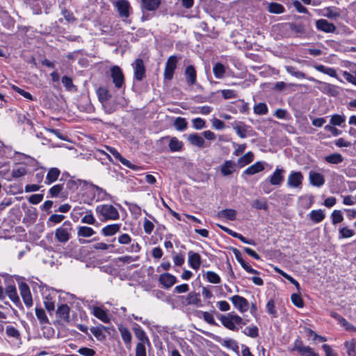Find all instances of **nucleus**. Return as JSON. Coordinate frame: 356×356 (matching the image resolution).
Wrapping results in <instances>:
<instances>
[{
    "label": "nucleus",
    "instance_id": "12",
    "mask_svg": "<svg viewBox=\"0 0 356 356\" xmlns=\"http://www.w3.org/2000/svg\"><path fill=\"white\" fill-rule=\"evenodd\" d=\"M177 281V277L168 273H162L159 277V283L165 289L172 287Z\"/></svg>",
    "mask_w": 356,
    "mask_h": 356
},
{
    "label": "nucleus",
    "instance_id": "32",
    "mask_svg": "<svg viewBox=\"0 0 356 356\" xmlns=\"http://www.w3.org/2000/svg\"><path fill=\"white\" fill-rule=\"evenodd\" d=\"M324 160L330 164H339L343 161V156L339 153H333L324 157Z\"/></svg>",
    "mask_w": 356,
    "mask_h": 356
},
{
    "label": "nucleus",
    "instance_id": "43",
    "mask_svg": "<svg viewBox=\"0 0 356 356\" xmlns=\"http://www.w3.org/2000/svg\"><path fill=\"white\" fill-rule=\"evenodd\" d=\"M97 94L99 101L104 104L111 97L108 90L103 87L99 88Z\"/></svg>",
    "mask_w": 356,
    "mask_h": 356
},
{
    "label": "nucleus",
    "instance_id": "56",
    "mask_svg": "<svg viewBox=\"0 0 356 356\" xmlns=\"http://www.w3.org/2000/svg\"><path fill=\"white\" fill-rule=\"evenodd\" d=\"M252 207L257 209H262L265 211L268 209V204L265 200H254L252 202Z\"/></svg>",
    "mask_w": 356,
    "mask_h": 356
},
{
    "label": "nucleus",
    "instance_id": "57",
    "mask_svg": "<svg viewBox=\"0 0 356 356\" xmlns=\"http://www.w3.org/2000/svg\"><path fill=\"white\" fill-rule=\"evenodd\" d=\"M27 173V170L24 166L15 168L12 170V175L14 178H19L24 176Z\"/></svg>",
    "mask_w": 356,
    "mask_h": 356
},
{
    "label": "nucleus",
    "instance_id": "22",
    "mask_svg": "<svg viewBox=\"0 0 356 356\" xmlns=\"http://www.w3.org/2000/svg\"><path fill=\"white\" fill-rule=\"evenodd\" d=\"M309 179L310 184L314 186L321 187L325 183L323 175L319 172L311 171Z\"/></svg>",
    "mask_w": 356,
    "mask_h": 356
},
{
    "label": "nucleus",
    "instance_id": "29",
    "mask_svg": "<svg viewBox=\"0 0 356 356\" xmlns=\"http://www.w3.org/2000/svg\"><path fill=\"white\" fill-rule=\"evenodd\" d=\"M310 220L314 223H319L323 221L325 217L324 211L322 209L312 210L309 214Z\"/></svg>",
    "mask_w": 356,
    "mask_h": 356
},
{
    "label": "nucleus",
    "instance_id": "47",
    "mask_svg": "<svg viewBox=\"0 0 356 356\" xmlns=\"http://www.w3.org/2000/svg\"><path fill=\"white\" fill-rule=\"evenodd\" d=\"M254 159V154L251 152H247L244 156L238 159V164L241 166L246 165L251 163Z\"/></svg>",
    "mask_w": 356,
    "mask_h": 356
},
{
    "label": "nucleus",
    "instance_id": "62",
    "mask_svg": "<svg viewBox=\"0 0 356 356\" xmlns=\"http://www.w3.org/2000/svg\"><path fill=\"white\" fill-rule=\"evenodd\" d=\"M291 301L294 305L299 308H302L304 306L303 300L300 294L293 293L291 295Z\"/></svg>",
    "mask_w": 356,
    "mask_h": 356
},
{
    "label": "nucleus",
    "instance_id": "54",
    "mask_svg": "<svg viewBox=\"0 0 356 356\" xmlns=\"http://www.w3.org/2000/svg\"><path fill=\"white\" fill-rule=\"evenodd\" d=\"M323 15V16L330 19L337 18L340 15L339 12L337 11L331 7H327L324 8Z\"/></svg>",
    "mask_w": 356,
    "mask_h": 356
},
{
    "label": "nucleus",
    "instance_id": "55",
    "mask_svg": "<svg viewBox=\"0 0 356 356\" xmlns=\"http://www.w3.org/2000/svg\"><path fill=\"white\" fill-rule=\"evenodd\" d=\"M247 126L242 124H236L234 127V129L236 131L237 135L241 138H245L247 137Z\"/></svg>",
    "mask_w": 356,
    "mask_h": 356
},
{
    "label": "nucleus",
    "instance_id": "36",
    "mask_svg": "<svg viewBox=\"0 0 356 356\" xmlns=\"http://www.w3.org/2000/svg\"><path fill=\"white\" fill-rule=\"evenodd\" d=\"M35 311V315L40 321V325H43L49 323V318L42 308L36 307Z\"/></svg>",
    "mask_w": 356,
    "mask_h": 356
},
{
    "label": "nucleus",
    "instance_id": "33",
    "mask_svg": "<svg viewBox=\"0 0 356 356\" xmlns=\"http://www.w3.org/2000/svg\"><path fill=\"white\" fill-rule=\"evenodd\" d=\"M218 216L220 218L234 220L236 217V211L232 209H226L218 212Z\"/></svg>",
    "mask_w": 356,
    "mask_h": 356
},
{
    "label": "nucleus",
    "instance_id": "10",
    "mask_svg": "<svg viewBox=\"0 0 356 356\" xmlns=\"http://www.w3.org/2000/svg\"><path fill=\"white\" fill-rule=\"evenodd\" d=\"M56 293L55 291H48L44 296V305L46 309L49 312H52L55 309Z\"/></svg>",
    "mask_w": 356,
    "mask_h": 356
},
{
    "label": "nucleus",
    "instance_id": "37",
    "mask_svg": "<svg viewBox=\"0 0 356 356\" xmlns=\"http://www.w3.org/2000/svg\"><path fill=\"white\" fill-rule=\"evenodd\" d=\"M117 7L119 10L120 15L122 17H127L129 16V3L126 1L122 0L117 2Z\"/></svg>",
    "mask_w": 356,
    "mask_h": 356
},
{
    "label": "nucleus",
    "instance_id": "14",
    "mask_svg": "<svg viewBox=\"0 0 356 356\" xmlns=\"http://www.w3.org/2000/svg\"><path fill=\"white\" fill-rule=\"evenodd\" d=\"M310 80L316 81L314 79H310ZM318 83H320L319 89L324 93L329 94L332 96H337L339 94L337 86L325 82L318 81Z\"/></svg>",
    "mask_w": 356,
    "mask_h": 356
},
{
    "label": "nucleus",
    "instance_id": "63",
    "mask_svg": "<svg viewBox=\"0 0 356 356\" xmlns=\"http://www.w3.org/2000/svg\"><path fill=\"white\" fill-rule=\"evenodd\" d=\"M143 229L145 234H150L154 229V225L147 218H145L143 222Z\"/></svg>",
    "mask_w": 356,
    "mask_h": 356
},
{
    "label": "nucleus",
    "instance_id": "21",
    "mask_svg": "<svg viewBox=\"0 0 356 356\" xmlns=\"http://www.w3.org/2000/svg\"><path fill=\"white\" fill-rule=\"evenodd\" d=\"M93 192L94 196L97 197V201H102L108 199V195L106 191L92 183L88 186Z\"/></svg>",
    "mask_w": 356,
    "mask_h": 356
},
{
    "label": "nucleus",
    "instance_id": "41",
    "mask_svg": "<svg viewBox=\"0 0 356 356\" xmlns=\"http://www.w3.org/2000/svg\"><path fill=\"white\" fill-rule=\"evenodd\" d=\"M6 293L13 302L19 301L16 287L14 285H9L6 289Z\"/></svg>",
    "mask_w": 356,
    "mask_h": 356
},
{
    "label": "nucleus",
    "instance_id": "3",
    "mask_svg": "<svg viewBox=\"0 0 356 356\" xmlns=\"http://www.w3.org/2000/svg\"><path fill=\"white\" fill-rule=\"evenodd\" d=\"M220 320L221 323L226 328L232 331L238 330L237 325L244 324L242 318L234 312H230L227 315L222 316Z\"/></svg>",
    "mask_w": 356,
    "mask_h": 356
},
{
    "label": "nucleus",
    "instance_id": "19",
    "mask_svg": "<svg viewBox=\"0 0 356 356\" xmlns=\"http://www.w3.org/2000/svg\"><path fill=\"white\" fill-rule=\"evenodd\" d=\"M96 234V232L91 227L87 226H79L77 227L78 238H89ZM81 243H84L85 241L79 238Z\"/></svg>",
    "mask_w": 356,
    "mask_h": 356
},
{
    "label": "nucleus",
    "instance_id": "46",
    "mask_svg": "<svg viewBox=\"0 0 356 356\" xmlns=\"http://www.w3.org/2000/svg\"><path fill=\"white\" fill-rule=\"evenodd\" d=\"M254 113L256 115H266L268 111V106L265 103H259L257 104H255L253 108Z\"/></svg>",
    "mask_w": 356,
    "mask_h": 356
},
{
    "label": "nucleus",
    "instance_id": "6",
    "mask_svg": "<svg viewBox=\"0 0 356 356\" xmlns=\"http://www.w3.org/2000/svg\"><path fill=\"white\" fill-rule=\"evenodd\" d=\"M111 76L117 88H121L124 83V76L119 66L115 65L111 68Z\"/></svg>",
    "mask_w": 356,
    "mask_h": 356
},
{
    "label": "nucleus",
    "instance_id": "16",
    "mask_svg": "<svg viewBox=\"0 0 356 356\" xmlns=\"http://www.w3.org/2000/svg\"><path fill=\"white\" fill-rule=\"evenodd\" d=\"M316 25L318 30L325 33H334L336 30V26L332 23L324 19L317 20Z\"/></svg>",
    "mask_w": 356,
    "mask_h": 356
},
{
    "label": "nucleus",
    "instance_id": "44",
    "mask_svg": "<svg viewBox=\"0 0 356 356\" xmlns=\"http://www.w3.org/2000/svg\"><path fill=\"white\" fill-rule=\"evenodd\" d=\"M268 10L271 13L280 14L284 12V8L282 4L273 2L268 4Z\"/></svg>",
    "mask_w": 356,
    "mask_h": 356
},
{
    "label": "nucleus",
    "instance_id": "38",
    "mask_svg": "<svg viewBox=\"0 0 356 356\" xmlns=\"http://www.w3.org/2000/svg\"><path fill=\"white\" fill-rule=\"evenodd\" d=\"M161 3V0H142L143 8L147 10H156Z\"/></svg>",
    "mask_w": 356,
    "mask_h": 356
},
{
    "label": "nucleus",
    "instance_id": "4",
    "mask_svg": "<svg viewBox=\"0 0 356 356\" xmlns=\"http://www.w3.org/2000/svg\"><path fill=\"white\" fill-rule=\"evenodd\" d=\"M304 179L301 172L292 171L288 176L286 186L291 188H297L300 190L302 187Z\"/></svg>",
    "mask_w": 356,
    "mask_h": 356
},
{
    "label": "nucleus",
    "instance_id": "8",
    "mask_svg": "<svg viewBox=\"0 0 356 356\" xmlns=\"http://www.w3.org/2000/svg\"><path fill=\"white\" fill-rule=\"evenodd\" d=\"M19 289L25 305L28 307H31L33 299L29 286L24 282H21L19 284Z\"/></svg>",
    "mask_w": 356,
    "mask_h": 356
},
{
    "label": "nucleus",
    "instance_id": "64",
    "mask_svg": "<svg viewBox=\"0 0 356 356\" xmlns=\"http://www.w3.org/2000/svg\"><path fill=\"white\" fill-rule=\"evenodd\" d=\"M131 241V237L127 233L122 234L118 237V242L120 245H128Z\"/></svg>",
    "mask_w": 356,
    "mask_h": 356
},
{
    "label": "nucleus",
    "instance_id": "1",
    "mask_svg": "<svg viewBox=\"0 0 356 356\" xmlns=\"http://www.w3.org/2000/svg\"><path fill=\"white\" fill-rule=\"evenodd\" d=\"M95 211L102 222L116 220L120 218L118 209L112 204H104L98 205Z\"/></svg>",
    "mask_w": 356,
    "mask_h": 356
},
{
    "label": "nucleus",
    "instance_id": "31",
    "mask_svg": "<svg viewBox=\"0 0 356 356\" xmlns=\"http://www.w3.org/2000/svg\"><path fill=\"white\" fill-rule=\"evenodd\" d=\"M104 330H106V327L102 325H99L97 327H92L90 329L91 333L99 341H103L106 339V335L104 333Z\"/></svg>",
    "mask_w": 356,
    "mask_h": 356
},
{
    "label": "nucleus",
    "instance_id": "17",
    "mask_svg": "<svg viewBox=\"0 0 356 356\" xmlns=\"http://www.w3.org/2000/svg\"><path fill=\"white\" fill-rule=\"evenodd\" d=\"M70 308L66 304H62L58 306L56 314L58 318H59L64 323H69L70 319Z\"/></svg>",
    "mask_w": 356,
    "mask_h": 356
},
{
    "label": "nucleus",
    "instance_id": "7",
    "mask_svg": "<svg viewBox=\"0 0 356 356\" xmlns=\"http://www.w3.org/2000/svg\"><path fill=\"white\" fill-rule=\"evenodd\" d=\"M293 350L298 351L302 356H318L312 348L304 346L302 341L300 339H296L294 341Z\"/></svg>",
    "mask_w": 356,
    "mask_h": 356
},
{
    "label": "nucleus",
    "instance_id": "25",
    "mask_svg": "<svg viewBox=\"0 0 356 356\" xmlns=\"http://www.w3.org/2000/svg\"><path fill=\"white\" fill-rule=\"evenodd\" d=\"M60 174V171L57 168H51L49 170L47 175L46 176L45 184L49 185L53 182L56 181L59 175Z\"/></svg>",
    "mask_w": 356,
    "mask_h": 356
},
{
    "label": "nucleus",
    "instance_id": "15",
    "mask_svg": "<svg viewBox=\"0 0 356 356\" xmlns=\"http://www.w3.org/2000/svg\"><path fill=\"white\" fill-rule=\"evenodd\" d=\"M184 76L187 84L190 86H193L196 83L197 73L195 67L193 65H188L186 67L184 71Z\"/></svg>",
    "mask_w": 356,
    "mask_h": 356
},
{
    "label": "nucleus",
    "instance_id": "11",
    "mask_svg": "<svg viewBox=\"0 0 356 356\" xmlns=\"http://www.w3.org/2000/svg\"><path fill=\"white\" fill-rule=\"evenodd\" d=\"M284 170L277 168L273 173L268 177L269 182L273 186H280L284 180Z\"/></svg>",
    "mask_w": 356,
    "mask_h": 356
},
{
    "label": "nucleus",
    "instance_id": "23",
    "mask_svg": "<svg viewBox=\"0 0 356 356\" xmlns=\"http://www.w3.org/2000/svg\"><path fill=\"white\" fill-rule=\"evenodd\" d=\"M92 314L98 319L105 323H108L111 321V318L105 310L99 307H93L92 309Z\"/></svg>",
    "mask_w": 356,
    "mask_h": 356
},
{
    "label": "nucleus",
    "instance_id": "50",
    "mask_svg": "<svg viewBox=\"0 0 356 356\" xmlns=\"http://www.w3.org/2000/svg\"><path fill=\"white\" fill-rule=\"evenodd\" d=\"M200 302L199 296L195 293H190L185 298L186 305H197Z\"/></svg>",
    "mask_w": 356,
    "mask_h": 356
},
{
    "label": "nucleus",
    "instance_id": "20",
    "mask_svg": "<svg viewBox=\"0 0 356 356\" xmlns=\"http://www.w3.org/2000/svg\"><path fill=\"white\" fill-rule=\"evenodd\" d=\"M122 224L114 223L104 227L101 232L104 236H112L120 231Z\"/></svg>",
    "mask_w": 356,
    "mask_h": 356
},
{
    "label": "nucleus",
    "instance_id": "28",
    "mask_svg": "<svg viewBox=\"0 0 356 356\" xmlns=\"http://www.w3.org/2000/svg\"><path fill=\"white\" fill-rule=\"evenodd\" d=\"M188 140L191 145L200 148H203L205 146L204 138L197 134H190L188 137Z\"/></svg>",
    "mask_w": 356,
    "mask_h": 356
},
{
    "label": "nucleus",
    "instance_id": "9",
    "mask_svg": "<svg viewBox=\"0 0 356 356\" xmlns=\"http://www.w3.org/2000/svg\"><path fill=\"white\" fill-rule=\"evenodd\" d=\"M234 306L241 313L248 311L249 304L248 300L240 296L235 295L230 298Z\"/></svg>",
    "mask_w": 356,
    "mask_h": 356
},
{
    "label": "nucleus",
    "instance_id": "27",
    "mask_svg": "<svg viewBox=\"0 0 356 356\" xmlns=\"http://www.w3.org/2000/svg\"><path fill=\"white\" fill-rule=\"evenodd\" d=\"M315 69L325 74H327L331 77L337 78L339 81L342 82V80L338 78L335 69L330 67H327L323 65H318L315 66Z\"/></svg>",
    "mask_w": 356,
    "mask_h": 356
},
{
    "label": "nucleus",
    "instance_id": "24",
    "mask_svg": "<svg viewBox=\"0 0 356 356\" xmlns=\"http://www.w3.org/2000/svg\"><path fill=\"white\" fill-rule=\"evenodd\" d=\"M118 330L120 332L123 341L126 343L127 346L130 348L131 345L132 336L129 329L122 324L119 325Z\"/></svg>",
    "mask_w": 356,
    "mask_h": 356
},
{
    "label": "nucleus",
    "instance_id": "58",
    "mask_svg": "<svg viewBox=\"0 0 356 356\" xmlns=\"http://www.w3.org/2000/svg\"><path fill=\"white\" fill-rule=\"evenodd\" d=\"M339 238H348L355 235V232L346 227L339 229Z\"/></svg>",
    "mask_w": 356,
    "mask_h": 356
},
{
    "label": "nucleus",
    "instance_id": "35",
    "mask_svg": "<svg viewBox=\"0 0 356 356\" xmlns=\"http://www.w3.org/2000/svg\"><path fill=\"white\" fill-rule=\"evenodd\" d=\"M235 164L232 161H226L221 166L220 171L224 176H228L234 171Z\"/></svg>",
    "mask_w": 356,
    "mask_h": 356
},
{
    "label": "nucleus",
    "instance_id": "13",
    "mask_svg": "<svg viewBox=\"0 0 356 356\" xmlns=\"http://www.w3.org/2000/svg\"><path fill=\"white\" fill-rule=\"evenodd\" d=\"M132 65L134 70V77L138 81H141L145 75V68L143 60L140 58H137Z\"/></svg>",
    "mask_w": 356,
    "mask_h": 356
},
{
    "label": "nucleus",
    "instance_id": "45",
    "mask_svg": "<svg viewBox=\"0 0 356 356\" xmlns=\"http://www.w3.org/2000/svg\"><path fill=\"white\" fill-rule=\"evenodd\" d=\"M345 121V115L334 114L330 116V123L333 126H341Z\"/></svg>",
    "mask_w": 356,
    "mask_h": 356
},
{
    "label": "nucleus",
    "instance_id": "2",
    "mask_svg": "<svg viewBox=\"0 0 356 356\" xmlns=\"http://www.w3.org/2000/svg\"><path fill=\"white\" fill-rule=\"evenodd\" d=\"M72 224L70 221H65L61 226L56 229L55 237L61 243H66L72 237Z\"/></svg>",
    "mask_w": 356,
    "mask_h": 356
},
{
    "label": "nucleus",
    "instance_id": "39",
    "mask_svg": "<svg viewBox=\"0 0 356 356\" xmlns=\"http://www.w3.org/2000/svg\"><path fill=\"white\" fill-rule=\"evenodd\" d=\"M134 333L136 338L140 341L139 343H142L144 345L145 343H149V339L147 337L146 333L141 327H139L138 328H135Z\"/></svg>",
    "mask_w": 356,
    "mask_h": 356
},
{
    "label": "nucleus",
    "instance_id": "5",
    "mask_svg": "<svg viewBox=\"0 0 356 356\" xmlns=\"http://www.w3.org/2000/svg\"><path fill=\"white\" fill-rule=\"evenodd\" d=\"M178 59L175 56H170L165 63L164 70V79L170 81L173 78L175 71L177 68Z\"/></svg>",
    "mask_w": 356,
    "mask_h": 356
},
{
    "label": "nucleus",
    "instance_id": "18",
    "mask_svg": "<svg viewBox=\"0 0 356 356\" xmlns=\"http://www.w3.org/2000/svg\"><path fill=\"white\" fill-rule=\"evenodd\" d=\"M188 264L194 270H197L201 266V257L200 255L193 251L188 252Z\"/></svg>",
    "mask_w": 356,
    "mask_h": 356
},
{
    "label": "nucleus",
    "instance_id": "61",
    "mask_svg": "<svg viewBox=\"0 0 356 356\" xmlns=\"http://www.w3.org/2000/svg\"><path fill=\"white\" fill-rule=\"evenodd\" d=\"M285 68L287 72L293 76H296L299 79H305L306 77L305 74L303 72L296 70V69L292 66H286Z\"/></svg>",
    "mask_w": 356,
    "mask_h": 356
},
{
    "label": "nucleus",
    "instance_id": "26",
    "mask_svg": "<svg viewBox=\"0 0 356 356\" xmlns=\"http://www.w3.org/2000/svg\"><path fill=\"white\" fill-rule=\"evenodd\" d=\"M264 164L265 163L264 162L257 161L255 163L250 165V167H248L244 171V173L248 175H252L256 173L260 172L264 170Z\"/></svg>",
    "mask_w": 356,
    "mask_h": 356
},
{
    "label": "nucleus",
    "instance_id": "40",
    "mask_svg": "<svg viewBox=\"0 0 356 356\" xmlns=\"http://www.w3.org/2000/svg\"><path fill=\"white\" fill-rule=\"evenodd\" d=\"M213 72L216 78L222 79L225 73V67L222 63H218L214 65Z\"/></svg>",
    "mask_w": 356,
    "mask_h": 356
},
{
    "label": "nucleus",
    "instance_id": "34",
    "mask_svg": "<svg viewBox=\"0 0 356 356\" xmlns=\"http://www.w3.org/2000/svg\"><path fill=\"white\" fill-rule=\"evenodd\" d=\"M89 184L90 182L79 179H71L70 180L68 181L67 184V188L72 191H76V189H78L79 186L81 185H83V186H89Z\"/></svg>",
    "mask_w": 356,
    "mask_h": 356
},
{
    "label": "nucleus",
    "instance_id": "51",
    "mask_svg": "<svg viewBox=\"0 0 356 356\" xmlns=\"http://www.w3.org/2000/svg\"><path fill=\"white\" fill-rule=\"evenodd\" d=\"M222 345L227 348L232 349L233 351L238 352V346L237 342L232 339H225L222 343Z\"/></svg>",
    "mask_w": 356,
    "mask_h": 356
},
{
    "label": "nucleus",
    "instance_id": "52",
    "mask_svg": "<svg viewBox=\"0 0 356 356\" xmlns=\"http://www.w3.org/2000/svg\"><path fill=\"white\" fill-rule=\"evenodd\" d=\"M206 277L207 281L212 284H219L221 282L220 277L213 271H207Z\"/></svg>",
    "mask_w": 356,
    "mask_h": 356
},
{
    "label": "nucleus",
    "instance_id": "49",
    "mask_svg": "<svg viewBox=\"0 0 356 356\" xmlns=\"http://www.w3.org/2000/svg\"><path fill=\"white\" fill-rule=\"evenodd\" d=\"M188 123L185 118L178 117L175 119L174 126L178 131H184L187 128Z\"/></svg>",
    "mask_w": 356,
    "mask_h": 356
},
{
    "label": "nucleus",
    "instance_id": "48",
    "mask_svg": "<svg viewBox=\"0 0 356 356\" xmlns=\"http://www.w3.org/2000/svg\"><path fill=\"white\" fill-rule=\"evenodd\" d=\"M267 312L271 315L273 318L277 317V312L275 309V304L273 299H270L266 305Z\"/></svg>",
    "mask_w": 356,
    "mask_h": 356
},
{
    "label": "nucleus",
    "instance_id": "59",
    "mask_svg": "<svg viewBox=\"0 0 356 356\" xmlns=\"http://www.w3.org/2000/svg\"><path fill=\"white\" fill-rule=\"evenodd\" d=\"M331 218L332 222L334 225L339 223L343 220L341 211L339 210H334L332 213Z\"/></svg>",
    "mask_w": 356,
    "mask_h": 356
},
{
    "label": "nucleus",
    "instance_id": "42",
    "mask_svg": "<svg viewBox=\"0 0 356 356\" xmlns=\"http://www.w3.org/2000/svg\"><path fill=\"white\" fill-rule=\"evenodd\" d=\"M183 143L179 140L176 137L170 139L169 143V148L172 152H179L182 149Z\"/></svg>",
    "mask_w": 356,
    "mask_h": 356
},
{
    "label": "nucleus",
    "instance_id": "60",
    "mask_svg": "<svg viewBox=\"0 0 356 356\" xmlns=\"http://www.w3.org/2000/svg\"><path fill=\"white\" fill-rule=\"evenodd\" d=\"M81 222L84 224L95 225L97 222V220L92 215V212L90 211L83 217H82Z\"/></svg>",
    "mask_w": 356,
    "mask_h": 356
},
{
    "label": "nucleus",
    "instance_id": "30",
    "mask_svg": "<svg viewBox=\"0 0 356 356\" xmlns=\"http://www.w3.org/2000/svg\"><path fill=\"white\" fill-rule=\"evenodd\" d=\"M330 316L337 320L338 323L346 328L347 330H356L351 324H350L343 317L336 312H332Z\"/></svg>",
    "mask_w": 356,
    "mask_h": 356
},
{
    "label": "nucleus",
    "instance_id": "53",
    "mask_svg": "<svg viewBox=\"0 0 356 356\" xmlns=\"http://www.w3.org/2000/svg\"><path fill=\"white\" fill-rule=\"evenodd\" d=\"M6 333L9 337H13L16 339H19L20 338V333L19 330L12 325H8L6 327Z\"/></svg>",
    "mask_w": 356,
    "mask_h": 356
}]
</instances>
